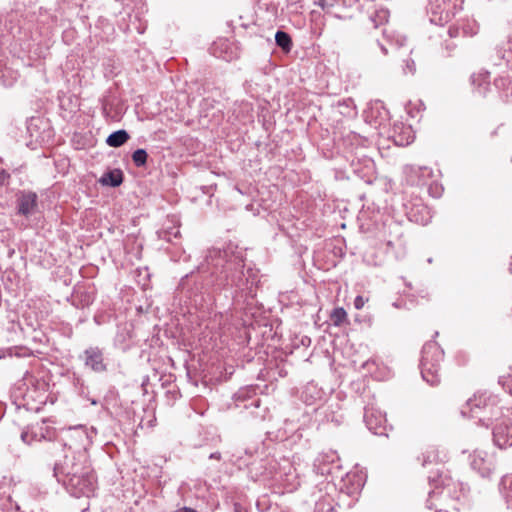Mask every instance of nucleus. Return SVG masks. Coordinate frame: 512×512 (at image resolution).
Segmentation results:
<instances>
[{"mask_svg": "<svg viewBox=\"0 0 512 512\" xmlns=\"http://www.w3.org/2000/svg\"><path fill=\"white\" fill-rule=\"evenodd\" d=\"M21 439L26 444H30L34 439L39 440L37 437L34 436L33 431L31 433H29L28 431H23L21 433Z\"/></svg>", "mask_w": 512, "mask_h": 512, "instance_id": "nucleus-26", "label": "nucleus"}, {"mask_svg": "<svg viewBox=\"0 0 512 512\" xmlns=\"http://www.w3.org/2000/svg\"><path fill=\"white\" fill-rule=\"evenodd\" d=\"M61 434L64 441V457L68 455L72 461H87V449L96 434L95 429L79 425L63 429Z\"/></svg>", "mask_w": 512, "mask_h": 512, "instance_id": "nucleus-3", "label": "nucleus"}, {"mask_svg": "<svg viewBox=\"0 0 512 512\" xmlns=\"http://www.w3.org/2000/svg\"><path fill=\"white\" fill-rule=\"evenodd\" d=\"M368 301L367 298H364L363 296L361 295H358L355 300H354V307L357 309V310H360L364 307V305L366 304V302Z\"/></svg>", "mask_w": 512, "mask_h": 512, "instance_id": "nucleus-27", "label": "nucleus"}, {"mask_svg": "<svg viewBox=\"0 0 512 512\" xmlns=\"http://www.w3.org/2000/svg\"><path fill=\"white\" fill-rule=\"evenodd\" d=\"M211 53L215 57L222 58L225 61H232L239 57L237 48L227 39L215 41L211 46Z\"/></svg>", "mask_w": 512, "mask_h": 512, "instance_id": "nucleus-7", "label": "nucleus"}, {"mask_svg": "<svg viewBox=\"0 0 512 512\" xmlns=\"http://www.w3.org/2000/svg\"><path fill=\"white\" fill-rule=\"evenodd\" d=\"M501 491L508 506H512V476L507 475L502 478Z\"/></svg>", "mask_w": 512, "mask_h": 512, "instance_id": "nucleus-19", "label": "nucleus"}, {"mask_svg": "<svg viewBox=\"0 0 512 512\" xmlns=\"http://www.w3.org/2000/svg\"><path fill=\"white\" fill-rule=\"evenodd\" d=\"M123 181V174L121 170H113L105 173L101 178V183L111 187L119 186Z\"/></svg>", "mask_w": 512, "mask_h": 512, "instance_id": "nucleus-15", "label": "nucleus"}, {"mask_svg": "<svg viewBox=\"0 0 512 512\" xmlns=\"http://www.w3.org/2000/svg\"><path fill=\"white\" fill-rule=\"evenodd\" d=\"M429 193L433 197H439L442 193V188L438 184L431 185L429 187Z\"/></svg>", "mask_w": 512, "mask_h": 512, "instance_id": "nucleus-28", "label": "nucleus"}, {"mask_svg": "<svg viewBox=\"0 0 512 512\" xmlns=\"http://www.w3.org/2000/svg\"><path fill=\"white\" fill-rule=\"evenodd\" d=\"M8 178L9 174L4 169H0V184H4Z\"/></svg>", "mask_w": 512, "mask_h": 512, "instance_id": "nucleus-30", "label": "nucleus"}, {"mask_svg": "<svg viewBox=\"0 0 512 512\" xmlns=\"http://www.w3.org/2000/svg\"><path fill=\"white\" fill-rule=\"evenodd\" d=\"M163 234H164V235H163L162 237H163V238H166L167 240H169V241H170V237H166V235L168 234V232H166V231H165V232H163Z\"/></svg>", "mask_w": 512, "mask_h": 512, "instance_id": "nucleus-36", "label": "nucleus"}, {"mask_svg": "<svg viewBox=\"0 0 512 512\" xmlns=\"http://www.w3.org/2000/svg\"><path fill=\"white\" fill-rule=\"evenodd\" d=\"M148 154L144 149H137L132 154V160L137 167H142L146 164Z\"/></svg>", "mask_w": 512, "mask_h": 512, "instance_id": "nucleus-23", "label": "nucleus"}, {"mask_svg": "<svg viewBox=\"0 0 512 512\" xmlns=\"http://www.w3.org/2000/svg\"><path fill=\"white\" fill-rule=\"evenodd\" d=\"M489 78L490 77L488 72H480L471 76V82L474 86H476V92L479 95H486L490 85Z\"/></svg>", "mask_w": 512, "mask_h": 512, "instance_id": "nucleus-14", "label": "nucleus"}, {"mask_svg": "<svg viewBox=\"0 0 512 512\" xmlns=\"http://www.w3.org/2000/svg\"><path fill=\"white\" fill-rule=\"evenodd\" d=\"M498 404L499 400L496 396L487 392L477 393L467 401L461 413L463 416L477 419L482 425L489 427L510 413V410L506 409L505 414Z\"/></svg>", "mask_w": 512, "mask_h": 512, "instance_id": "nucleus-2", "label": "nucleus"}, {"mask_svg": "<svg viewBox=\"0 0 512 512\" xmlns=\"http://www.w3.org/2000/svg\"><path fill=\"white\" fill-rule=\"evenodd\" d=\"M54 474L74 497H89L94 493L95 478L88 465V460L72 461L66 455L63 461L55 463Z\"/></svg>", "mask_w": 512, "mask_h": 512, "instance_id": "nucleus-1", "label": "nucleus"}, {"mask_svg": "<svg viewBox=\"0 0 512 512\" xmlns=\"http://www.w3.org/2000/svg\"><path fill=\"white\" fill-rule=\"evenodd\" d=\"M389 11L385 8H381L375 11L371 16V21L374 23V27H378L388 21Z\"/></svg>", "mask_w": 512, "mask_h": 512, "instance_id": "nucleus-22", "label": "nucleus"}, {"mask_svg": "<svg viewBox=\"0 0 512 512\" xmlns=\"http://www.w3.org/2000/svg\"><path fill=\"white\" fill-rule=\"evenodd\" d=\"M479 31V25L474 19H462L448 30L449 36L455 38L458 36H474Z\"/></svg>", "mask_w": 512, "mask_h": 512, "instance_id": "nucleus-8", "label": "nucleus"}, {"mask_svg": "<svg viewBox=\"0 0 512 512\" xmlns=\"http://www.w3.org/2000/svg\"><path fill=\"white\" fill-rule=\"evenodd\" d=\"M129 139V134L125 130H118L111 133L106 139V143L110 147H120Z\"/></svg>", "mask_w": 512, "mask_h": 512, "instance_id": "nucleus-16", "label": "nucleus"}, {"mask_svg": "<svg viewBox=\"0 0 512 512\" xmlns=\"http://www.w3.org/2000/svg\"><path fill=\"white\" fill-rule=\"evenodd\" d=\"M435 345H436L435 343H427V344L425 345V347H424V348H425V349H426V348H427V349H434V346H435Z\"/></svg>", "mask_w": 512, "mask_h": 512, "instance_id": "nucleus-34", "label": "nucleus"}, {"mask_svg": "<svg viewBox=\"0 0 512 512\" xmlns=\"http://www.w3.org/2000/svg\"><path fill=\"white\" fill-rule=\"evenodd\" d=\"M392 137L396 145L406 146L414 141L415 134L411 126L400 124L394 126Z\"/></svg>", "mask_w": 512, "mask_h": 512, "instance_id": "nucleus-10", "label": "nucleus"}, {"mask_svg": "<svg viewBox=\"0 0 512 512\" xmlns=\"http://www.w3.org/2000/svg\"><path fill=\"white\" fill-rule=\"evenodd\" d=\"M381 50L383 51L384 54H387V50L383 45H381Z\"/></svg>", "mask_w": 512, "mask_h": 512, "instance_id": "nucleus-37", "label": "nucleus"}, {"mask_svg": "<svg viewBox=\"0 0 512 512\" xmlns=\"http://www.w3.org/2000/svg\"><path fill=\"white\" fill-rule=\"evenodd\" d=\"M208 259L215 267H222L227 280L232 285L240 286L244 283L243 258L241 252H235L233 247L228 246L223 251L212 250Z\"/></svg>", "mask_w": 512, "mask_h": 512, "instance_id": "nucleus-4", "label": "nucleus"}, {"mask_svg": "<svg viewBox=\"0 0 512 512\" xmlns=\"http://www.w3.org/2000/svg\"><path fill=\"white\" fill-rule=\"evenodd\" d=\"M504 387L507 389V391L512 395V374L509 375L508 379L504 383Z\"/></svg>", "mask_w": 512, "mask_h": 512, "instance_id": "nucleus-31", "label": "nucleus"}, {"mask_svg": "<svg viewBox=\"0 0 512 512\" xmlns=\"http://www.w3.org/2000/svg\"><path fill=\"white\" fill-rule=\"evenodd\" d=\"M441 0H432L429 3V10L431 12L430 21L435 24L442 25L448 21V13L441 10Z\"/></svg>", "mask_w": 512, "mask_h": 512, "instance_id": "nucleus-13", "label": "nucleus"}, {"mask_svg": "<svg viewBox=\"0 0 512 512\" xmlns=\"http://www.w3.org/2000/svg\"><path fill=\"white\" fill-rule=\"evenodd\" d=\"M422 109V104L420 103L419 106L415 109L412 108V103L409 102L407 105H406V110L408 112V114L412 117V118H415L421 111Z\"/></svg>", "mask_w": 512, "mask_h": 512, "instance_id": "nucleus-25", "label": "nucleus"}, {"mask_svg": "<svg viewBox=\"0 0 512 512\" xmlns=\"http://www.w3.org/2000/svg\"><path fill=\"white\" fill-rule=\"evenodd\" d=\"M416 68H415V63L413 60H408L407 63H406V69H405V73H411L413 74L415 72Z\"/></svg>", "mask_w": 512, "mask_h": 512, "instance_id": "nucleus-29", "label": "nucleus"}, {"mask_svg": "<svg viewBox=\"0 0 512 512\" xmlns=\"http://www.w3.org/2000/svg\"><path fill=\"white\" fill-rule=\"evenodd\" d=\"M437 512H448V511H446V510H438Z\"/></svg>", "mask_w": 512, "mask_h": 512, "instance_id": "nucleus-41", "label": "nucleus"}, {"mask_svg": "<svg viewBox=\"0 0 512 512\" xmlns=\"http://www.w3.org/2000/svg\"><path fill=\"white\" fill-rule=\"evenodd\" d=\"M301 343L305 348H307L310 345L311 340L308 337H302Z\"/></svg>", "mask_w": 512, "mask_h": 512, "instance_id": "nucleus-32", "label": "nucleus"}, {"mask_svg": "<svg viewBox=\"0 0 512 512\" xmlns=\"http://www.w3.org/2000/svg\"><path fill=\"white\" fill-rule=\"evenodd\" d=\"M471 467L483 477L489 476L493 469L492 457H489L485 451L475 450L471 459Z\"/></svg>", "mask_w": 512, "mask_h": 512, "instance_id": "nucleus-9", "label": "nucleus"}, {"mask_svg": "<svg viewBox=\"0 0 512 512\" xmlns=\"http://www.w3.org/2000/svg\"><path fill=\"white\" fill-rule=\"evenodd\" d=\"M85 364L96 372H101L105 369L102 354H89L85 360Z\"/></svg>", "mask_w": 512, "mask_h": 512, "instance_id": "nucleus-18", "label": "nucleus"}, {"mask_svg": "<svg viewBox=\"0 0 512 512\" xmlns=\"http://www.w3.org/2000/svg\"><path fill=\"white\" fill-rule=\"evenodd\" d=\"M416 222L422 224V225H425L427 222H428V218H422L421 220L419 219H415Z\"/></svg>", "mask_w": 512, "mask_h": 512, "instance_id": "nucleus-33", "label": "nucleus"}, {"mask_svg": "<svg viewBox=\"0 0 512 512\" xmlns=\"http://www.w3.org/2000/svg\"><path fill=\"white\" fill-rule=\"evenodd\" d=\"M439 354H425L421 359L422 378L430 385L439 382Z\"/></svg>", "mask_w": 512, "mask_h": 512, "instance_id": "nucleus-5", "label": "nucleus"}, {"mask_svg": "<svg viewBox=\"0 0 512 512\" xmlns=\"http://www.w3.org/2000/svg\"><path fill=\"white\" fill-rule=\"evenodd\" d=\"M179 234H180V232L178 229L173 233L174 237H178Z\"/></svg>", "mask_w": 512, "mask_h": 512, "instance_id": "nucleus-38", "label": "nucleus"}, {"mask_svg": "<svg viewBox=\"0 0 512 512\" xmlns=\"http://www.w3.org/2000/svg\"><path fill=\"white\" fill-rule=\"evenodd\" d=\"M494 85L498 89L505 90L512 85V77L510 75L500 76L494 80Z\"/></svg>", "mask_w": 512, "mask_h": 512, "instance_id": "nucleus-24", "label": "nucleus"}, {"mask_svg": "<svg viewBox=\"0 0 512 512\" xmlns=\"http://www.w3.org/2000/svg\"><path fill=\"white\" fill-rule=\"evenodd\" d=\"M37 205V196L35 193L29 192L22 194L18 199V212L21 215H31Z\"/></svg>", "mask_w": 512, "mask_h": 512, "instance_id": "nucleus-11", "label": "nucleus"}, {"mask_svg": "<svg viewBox=\"0 0 512 512\" xmlns=\"http://www.w3.org/2000/svg\"><path fill=\"white\" fill-rule=\"evenodd\" d=\"M275 41L276 44L286 52H289L292 48L291 37L286 32L277 31L275 34Z\"/></svg>", "mask_w": 512, "mask_h": 512, "instance_id": "nucleus-20", "label": "nucleus"}, {"mask_svg": "<svg viewBox=\"0 0 512 512\" xmlns=\"http://www.w3.org/2000/svg\"><path fill=\"white\" fill-rule=\"evenodd\" d=\"M434 460H435V457L433 459H431L430 456H428L427 459L424 460V463L433 462Z\"/></svg>", "mask_w": 512, "mask_h": 512, "instance_id": "nucleus-35", "label": "nucleus"}, {"mask_svg": "<svg viewBox=\"0 0 512 512\" xmlns=\"http://www.w3.org/2000/svg\"><path fill=\"white\" fill-rule=\"evenodd\" d=\"M433 494H435V492H434V491L429 492V496H430V498L432 497V495H433Z\"/></svg>", "mask_w": 512, "mask_h": 512, "instance_id": "nucleus-39", "label": "nucleus"}, {"mask_svg": "<svg viewBox=\"0 0 512 512\" xmlns=\"http://www.w3.org/2000/svg\"><path fill=\"white\" fill-rule=\"evenodd\" d=\"M330 321L336 327L348 324V315L346 310L343 307L334 308L330 313Z\"/></svg>", "mask_w": 512, "mask_h": 512, "instance_id": "nucleus-17", "label": "nucleus"}, {"mask_svg": "<svg viewBox=\"0 0 512 512\" xmlns=\"http://www.w3.org/2000/svg\"><path fill=\"white\" fill-rule=\"evenodd\" d=\"M216 454H211V458H216Z\"/></svg>", "mask_w": 512, "mask_h": 512, "instance_id": "nucleus-40", "label": "nucleus"}, {"mask_svg": "<svg viewBox=\"0 0 512 512\" xmlns=\"http://www.w3.org/2000/svg\"><path fill=\"white\" fill-rule=\"evenodd\" d=\"M494 442L500 448L506 447L512 444L511 441V429L507 423L503 422L495 426L493 431Z\"/></svg>", "mask_w": 512, "mask_h": 512, "instance_id": "nucleus-12", "label": "nucleus"}, {"mask_svg": "<svg viewBox=\"0 0 512 512\" xmlns=\"http://www.w3.org/2000/svg\"><path fill=\"white\" fill-rule=\"evenodd\" d=\"M33 434L35 437H37L39 440L41 439H51L54 432L53 430L46 424V422H43L41 425H38L35 430L33 431Z\"/></svg>", "mask_w": 512, "mask_h": 512, "instance_id": "nucleus-21", "label": "nucleus"}, {"mask_svg": "<svg viewBox=\"0 0 512 512\" xmlns=\"http://www.w3.org/2000/svg\"><path fill=\"white\" fill-rule=\"evenodd\" d=\"M364 420L367 428L376 435H384L387 431V419L385 414L374 407L365 409Z\"/></svg>", "mask_w": 512, "mask_h": 512, "instance_id": "nucleus-6", "label": "nucleus"}]
</instances>
